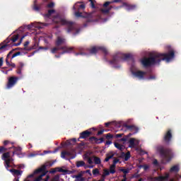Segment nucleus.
<instances>
[{
	"mask_svg": "<svg viewBox=\"0 0 181 181\" xmlns=\"http://www.w3.org/2000/svg\"><path fill=\"white\" fill-rule=\"evenodd\" d=\"M9 172H11L13 176H22V173H23V171L16 169H11Z\"/></svg>",
	"mask_w": 181,
	"mask_h": 181,
	"instance_id": "23",
	"label": "nucleus"
},
{
	"mask_svg": "<svg viewBox=\"0 0 181 181\" xmlns=\"http://www.w3.org/2000/svg\"><path fill=\"white\" fill-rule=\"evenodd\" d=\"M33 9L34 11H36V12H39V11H40V7H39V6H37V0L34 1V4H33Z\"/></svg>",
	"mask_w": 181,
	"mask_h": 181,
	"instance_id": "30",
	"label": "nucleus"
},
{
	"mask_svg": "<svg viewBox=\"0 0 181 181\" xmlns=\"http://www.w3.org/2000/svg\"><path fill=\"white\" fill-rule=\"evenodd\" d=\"M148 80H156V76L155 75H151L148 78Z\"/></svg>",
	"mask_w": 181,
	"mask_h": 181,
	"instance_id": "49",
	"label": "nucleus"
},
{
	"mask_svg": "<svg viewBox=\"0 0 181 181\" xmlns=\"http://www.w3.org/2000/svg\"><path fill=\"white\" fill-rule=\"evenodd\" d=\"M86 173H88L89 176H93V174L91 173L90 170H86Z\"/></svg>",
	"mask_w": 181,
	"mask_h": 181,
	"instance_id": "58",
	"label": "nucleus"
},
{
	"mask_svg": "<svg viewBox=\"0 0 181 181\" xmlns=\"http://www.w3.org/2000/svg\"><path fill=\"white\" fill-rule=\"evenodd\" d=\"M122 158H124L125 162L128 161V160L131 158V153L128 151L127 153L122 152L121 154Z\"/></svg>",
	"mask_w": 181,
	"mask_h": 181,
	"instance_id": "27",
	"label": "nucleus"
},
{
	"mask_svg": "<svg viewBox=\"0 0 181 181\" xmlns=\"http://www.w3.org/2000/svg\"><path fill=\"white\" fill-rule=\"evenodd\" d=\"M115 148H117V149H119V151H122V149H124V148L122 147L123 146L121 145L119 143H115Z\"/></svg>",
	"mask_w": 181,
	"mask_h": 181,
	"instance_id": "35",
	"label": "nucleus"
},
{
	"mask_svg": "<svg viewBox=\"0 0 181 181\" xmlns=\"http://www.w3.org/2000/svg\"><path fill=\"white\" fill-rule=\"evenodd\" d=\"M104 137H101L100 139L95 137V136H91L89 138V142H90V144H103V142H104Z\"/></svg>",
	"mask_w": 181,
	"mask_h": 181,
	"instance_id": "14",
	"label": "nucleus"
},
{
	"mask_svg": "<svg viewBox=\"0 0 181 181\" xmlns=\"http://www.w3.org/2000/svg\"><path fill=\"white\" fill-rule=\"evenodd\" d=\"M45 169H46V166L44 165L43 167L35 170L34 171V173L33 174H31V175H29L28 176V177H35V175H37L39 173H42L45 172Z\"/></svg>",
	"mask_w": 181,
	"mask_h": 181,
	"instance_id": "20",
	"label": "nucleus"
},
{
	"mask_svg": "<svg viewBox=\"0 0 181 181\" xmlns=\"http://www.w3.org/2000/svg\"><path fill=\"white\" fill-rule=\"evenodd\" d=\"M80 4H83V2H77L73 6L74 11H84V9H86V5Z\"/></svg>",
	"mask_w": 181,
	"mask_h": 181,
	"instance_id": "18",
	"label": "nucleus"
},
{
	"mask_svg": "<svg viewBox=\"0 0 181 181\" xmlns=\"http://www.w3.org/2000/svg\"><path fill=\"white\" fill-rule=\"evenodd\" d=\"M110 125H111V122L105 123V126L106 127V128H108V127H110Z\"/></svg>",
	"mask_w": 181,
	"mask_h": 181,
	"instance_id": "62",
	"label": "nucleus"
},
{
	"mask_svg": "<svg viewBox=\"0 0 181 181\" xmlns=\"http://www.w3.org/2000/svg\"><path fill=\"white\" fill-rule=\"evenodd\" d=\"M122 136V134H117L115 135V138H121Z\"/></svg>",
	"mask_w": 181,
	"mask_h": 181,
	"instance_id": "60",
	"label": "nucleus"
},
{
	"mask_svg": "<svg viewBox=\"0 0 181 181\" xmlns=\"http://www.w3.org/2000/svg\"><path fill=\"white\" fill-rule=\"evenodd\" d=\"M157 151L158 152L160 158L163 159L164 163H169V162L173 159V156H175L173 149L169 147L158 146L157 147Z\"/></svg>",
	"mask_w": 181,
	"mask_h": 181,
	"instance_id": "3",
	"label": "nucleus"
},
{
	"mask_svg": "<svg viewBox=\"0 0 181 181\" xmlns=\"http://www.w3.org/2000/svg\"><path fill=\"white\" fill-rule=\"evenodd\" d=\"M52 22L55 25L60 24L62 26H66L67 33H73L74 36L80 33V29L76 28V26H74V22L66 19V18L60 16L59 14L53 17Z\"/></svg>",
	"mask_w": 181,
	"mask_h": 181,
	"instance_id": "2",
	"label": "nucleus"
},
{
	"mask_svg": "<svg viewBox=\"0 0 181 181\" xmlns=\"http://www.w3.org/2000/svg\"><path fill=\"white\" fill-rule=\"evenodd\" d=\"M75 16H76V18H86V22L83 23V28H87L88 26V23L95 22V19L93 18H100V15L97 14L95 11L90 13H86L85 15H83V13L80 12L78 10L75 12Z\"/></svg>",
	"mask_w": 181,
	"mask_h": 181,
	"instance_id": "4",
	"label": "nucleus"
},
{
	"mask_svg": "<svg viewBox=\"0 0 181 181\" xmlns=\"http://www.w3.org/2000/svg\"><path fill=\"white\" fill-rule=\"evenodd\" d=\"M11 144V141H8V140H6V141H4V145L5 146H6V145H8V144Z\"/></svg>",
	"mask_w": 181,
	"mask_h": 181,
	"instance_id": "57",
	"label": "nucleus"
},
{
	"mask_svg": "<svg viewBox=\"0 0 181 181\" xmlns=\"http://www.w3.org/2000/svg\"><path fill=\"white\" fill-rule=\"evenodd\" d=\"M59 179H60V176H59V175H55V176L52 178V180L51 181H59Z\"/></svg>",
	"mask_w": 181,
	"mask_h": 181,
	"instance_id": "45",
	"label": "nucleus"
},
{
	"mask_svg": "<svg viewBox=\"0 0 181 181\" xmlns=\"http://www.w3.org/2000/svg\"><path fill=\"white\" fill-rule=\"evenodd\" d=\"M114 156H115V153H114L112 151L110 152L109 153H107L104 162H108L110 159H112Z\"/></svg>",
	"mask_w": 181,
	"mask_h": 181,
	"instance_id": "25",
	"label": "nucleus"
},
{
	"mask_svg": "<svg viewBox=\"0 0 181 181\" xmlns=\"http://www.w3.org/2000/svg\"><path fill=\"white\" fill-rule=\"evenodd\" d=\"M118 162H119V159L115 158L113 160V163H115V165H117Z\"/></svg>",
	"mask_w": 181,
	"mask_h": 181,
	"instance_id": "53",
	"label": "nucleus"
},
{
	"mask_svg": "<svg viewBox=\"0 0 181 181\" xmlns=\"http://www.w3.org/2000/svg\"><path fill=\"white\" fill-rule=\"evenodd\" d=\"M66 156H71V159H74L76 158V156H73V152L69 151H63L61 153V158L62 159H66Z\"/></svg>",
	"mask_w": 181,
	"mask_h": 181,
	"instance_id": "16",
	"label": "nucleus"
},
{
	"mask_svg": "<svg viewBox=\"0 0 181 181\" xmlns=\"http://www.w3.org/2000/svg\"><path fill=\"white\" fill-rule=\"evenodd\" d=\"M26 28H27V29L30 30V29H32V28H33V23L26 25Z\"/></svg>",
	"mask_w": 181,
	"mask_h": 181,
	"instance_id": "54",
	"label": "nucleus"
},
{
	"mask_svg": "<svg viewBox=\"0 0 181 181\" xmlns=\"http://www.w3.org/2000/svg\"><path fill=\"white\" fill-rule=\"evenodd\" d=\"M112 175H114L115 173V168H112V167H110V171Z\"/></svg>",
	"mask_w": 181,
	"mask_h": 181,
	"instance_id": "48",
	"label": "nucleus"
},
{
	"mask_svg": "<svg viewBox=\"0 0 181 181\" xmlns=\"http://www.w3.org/2000/svg\"><path fill=\"white\" fill-rule=\"evenodd\" d=\"M6 151H8V148H5V146H0V154L6 153Z\"/></svg>",
	"mask_w": 181,
	"mask_h": 181,
	"instance_id": "38",
	"label": "nucleus"
},
{
	"mask_svg": "<svg viewBox=\"0 0 181 181\" xmlns=\"http://www.w3.org/2000/svg\"><path fill=\"white\" fill-rule=\"evenodd\" d=\"M13 52H15V49H13L8 52V54L6 56V64L7 66H9V67H13V69H15L16 67V64L15 63H9V58L11 57V59H15L17 56H21V52H17L14 54Z\"/></svg>",
	"mask_w": 181,
	"mask_h": 181,
	"instance_id": "7",
	"label": "nucleus"
},
{
	"mask_svg": "<svg viewBox=\"0 0 181 181\" xmlns=\"http://www.w3.org/2000/svg\"><path fill=\"white\" fill-rule=\"evenodd\" d=\"M12 148H13V149H14V151H13V155H15V153H16V152H21V151H22V148L15 147V146L10 147L8 149H12Z\"/></svg>",
	"mask_w": 181,
	"mask_h": 181,
	"instance_id": "34",
	"label": "nucleus"
},
{
	"mask_svg": "<svg viewBox=\"0 0 181 181\" xmlns=\"http://www.w3.org/2000/svg\"><path fill=\"white\" fill-rule=\"evenodd\" d=\"M93 161L95 165H100L101 164V158L97 156H93Z\"/></svg>",
	"mask_w": 181,
	"mask_h": 181,
	"instance_id": "33",
	"label": "nucleus"
},
{
	"mask_svg": "<svg viewBox=\"0 0 181 181\" xmlns=\"http://www.w3.org/2000/svg\"><path fill=\"white\" fill-rule=\"evenodd\" d=\"M58 50H63V52H61V54H65V53H71V52H73V47H69L67 46L55 47L52 49L51 52L54 54Z\"/></svg>",
	"mask_w": 181,
	"mask_h": 181,
	"instance_id": "10",
	"label": "nucleus"
},
{
	"mask_svg": "<svg viewBox=\"0 0 181 181\" xmlns=\"http://www.w3.org/2000/svg\"><path fill=\"white\" fill-rule=\"evenodd\" d=\"M122 2V0H112L110 1H106L105 2V4H103V8H101L100 11L102 12V13H105V15L110 13V11H111V9H119V8H122V6H119V7H114L112 6H110L111 5V4H119Z\"/></svg>",
	"mask_w": 181,
	"mask_h": 181,
	"instance_id": "6",
	"label": "nucleus"
},
{
	"mask_svg": "<svg viewBox=\"0 0 181 181\" xmlns=\"http://www.w3.org/2000/svg\"><path fill=\"white\" fill-rule=\"evenodd\" d=\"M129 148H135V139H130L129 141Z\"/></svg>",
	"mask_w": 181,
	"mask_h": 181,
	"instance_id": "31",
	"label": "nucleus"
},
{
	"mask_svg": "<svg viewBox=\"0 0 181 181\" xmlns=\"http://www.w3.org/2000/svg\"><path fill=\"white\" fill-rule=\"evenodd\" d=\"M141 166H142V168H144V170H148V169H149V166H148L146 165H143Z\"/></svg>",
	"mask_w": 181,
	"mask_h": 181,
	"instance_id": "55",
	"label": "nucleus"
},
{
	"mask_svg": "<svg viewBox=\"0 0 181 181\" xmlns=\"http://www.w3.org/2000/svg\"><path fill=\"white\" fill-rule=\"evenodd\" d=\"M25 66V64L23 62H19L18 66H17V74H22V70L23 67Z\"/></svg>",
	"mask_w": 181,
	"mask_h": 181,
	"instance_id": "24",
	"label": "nucleus"
},
{
	"mask_svg": "<svg viewBox=\"0 0 181 181\" xmlns=\"http://www.w3.org/2000/svg\"><path fill=\"white\" fill-rule=\"evenodd\" d=\"M179 170H180V168H179L178 165H175L174 166H173L170 169V172L171 173H177L179 172Z\"/></svg>",
	"mask_w": 181,
	"mask_h": 181,
	"instance_id": "28",
	"label": "nucleus"
},
{
	"mask_svg": "<svg viewBox=\"0 0 181 181\" xmlns=\"http://www.w3.org/2000/svg\"><path fill=\"white\" fill-rule=\"evenodd\" d=\"M86 166V162L83 160H79L76 162V168H83Z\"/></svg>",
	"mask_w": 181,
	"mask_h": 181,
	"instance_id": "32",
	"label": "nucleus"
},
{
	"mask_svg": "<svg viewBox=\"0 0 181 181\" xmlns=\"http://www.w3.org/2000/svg\"><path fill=\"white\" fill-rule=\"evenodd\" d=\"M91 134H92V132L88 130L82 132L79 134V138H78V141H80V139H87V138H90V136L91 135Z\"/></svg>",
	"mask_w": 181,
	"mask_h": 181,
	"instance_id": "15",
	"label": "nucleus"
},
{
	"mask_svg": "<svg viewBox=\"0 0 181 181\" xmlns=\"http://www.w3.org/2000/svg\"><path fill=\"white\" fill-rule=\"evenodd\" d=\"M18 77H15V76H11L8 79V82L7 83V88H12V87H13V86H15V84H16V83H18Z\"/></svg>",
	"mask_w": 181,
	"mask_h": 181,
	"instance_id": "13",
	"label": "nucleus"
},
{
	"mask_svg": "<svg viewBox=\"0 0 181 181\" xmlns=\"http://www.w3.org/2000/svg\"><path fill=\"white\" fill-rule=\"evenodd\" d=\"M90 4V6L93 8V9H95V0H89Z\"/></svg>",
	"mask_w": 181,
	"mask_h": 181,
	"instance_id": "37",
	"label": "nucleus"
},
{
	"mask_svg": "<svg viewBox=\"0 0 181 181\" xmlns=\"http://www.w3.org/2000/svg\"><path fill=\"white\" fill-rule=\"evenodd\" d=\"M2 64H4V58H0V67H2Z\"/></svg>",
	"mask_w": 181,
	"mask_h": 181,
	"instance_id": "59",
	"label": "nucleus"
},
{
	"mask_svg": "<svg viewBox=\"0 0 181 181\" xmlns=\"http://www.w3.org/2000/svg\"><path fill=\"white\" fill-rule=\"evenodd\" d=\"M56 13V10L54 9H51V10H48L47 13L45 14L44 16L45 18H50V16H52V15H53V13Z\"/></svg>",
	"mask_w": 181,
	"mask_h": 181,
	"instance_id": "29",
	"label": "nucleus"
},
{
	"mask_svg": "<svg viewBox=\"0 0 181 181\" xmlns=\"http://www.w3.org/2000/svg\"><path fill=\"white\" fill-rule=\"evenodd\" d=\"M76 177L78 181H84V178L81 177V175H78L76 176Z\"/></svg>",
	"mask_w": 181,
	"mask_h": 181,
	"instance_id": "43",
	"label": "nucleus"
},
{
	"mask_svg": "<svg viewBox=\"0 0 181 181\" xmlns=\"http://www.w3.org/2000/svg\"><path fill=\"white\" fill-rule=\"evenodd\" d=\"M66 142L67 145H74V144H76V142H77V139H72L71 140H68Z\"/></svg>",
	"mask_w": 181,
	"mask_h": 181,
	"instance_id": "36",
	"label": "nucleus"
},
{
	"mask_svg": "<svg viewBox=\"0 0 181 181\" xmlns=\"http://www.w3.org/2000/svg\"><path fill=\"white\" fill-rule=\"evenodd\" d=\"M29 45V41H26L24 43V48L23 49V50H28V49H26V47Z\"/></svg>",
	"mask_w": 181,
	"mask_h": 181,
	"instance_id": "51",
	"label": "nucleus"
},
{
	"mask_svg": "<svg viewBox=\"0 0 181 181\" xmlns=\"http://www.w3.org/2000/svg\"><path fill=\"white\" fill-rule=\"evenodd\" d=\"M43 175H41L38 176L37 178H35L34 180V181H40V180H42V178L43 177Z\"/></svg>",
	"mask_w": 181,
	"mask_h": 181,
	"instance_id": "46",
	"label": "nucleus"
},
{
	"mask_svg": "<svg viewBox=\"0 0 181 181\" xmlns=\"http://www.w3.org/2000/svg\"><path fill=\"white\" fill-rule=\"evenodd\" d=\"M18 39H19V35H13V37H10V38H7L5 42H6V45H1L0 46V50H6V47H8L9 46V45L8 43H9V42H12V43H15V42H16V40H18Z\"/></svg>",
	"mask_w": 181,
	"mask_h": 181,
	"instance_id": "11",
	"label": "nucleus"
},
{
	"mask_svg": "<svg viewBox=\"0 0 181 181\" xmlns=\"http://www.w3.org/2000/svg\"><path fill=\"white\" fill-rule=\"evenodd\" d=\"M120 172H122L124 175H127V173H129V170L122 168L120 169Z\"/></svg>",
	"mask_w": 181,
	"mask_h": 181,
	"instance_id": "41",
	"label": "nucleus"
},
{
	"mask_svg": "<svg viewBox=\"0 0 181 181\" xmlns=\"http://www.w3.org/2000/svg\"><path fill=\"white\" fill-rule=\"evenodd\" d=\"M115 166H117V164L112 163V164L110 165V168H112L113 169H115Z\"/></svg>",
	"mask_w": 181,
	"mask_h": 181,
	"instance_id": "63",
	"label": "nucleus"
},
{
	"mask_svg": "<svg viewBox=\"0 0 181 181\" xmlns=\"http://www.w3.org/2000/svg\"><path fill=\"white\" fill-rule=\"evenodd\" d=\"M169 180V174H166L165 176H158L156 177L157 181H168Z\"/></svg>",
	"mask_w": 181,
	"mask_h": 181,
	"instance_id": "26",
	"label": "nucleus"
},
{
	"mask_svg": "<svg viewBox=\"0 0 181 181\" xmlns=\"http://www.w3.org/2000/svg\"><path fill=\"white\" fill-rule=\"evenodd\" d=\"M173 138V136L172 134V129H168L165 133L164 134L163 136V142L165 145H170V143L172 142V139Z\"/></svg>",
	"mask_w": 181,
	"mask_h": 181,
	"instance_id": "9",
	"label": "nucleus"
},
{
	"mask_svg": "<svg viewBox=\"0 0 181 181\" xmlns=\"http://www.w3.org/2000/svg\"><path fill=\"white\" fill-rule=\"evenodd\" d=\"M153 165H155L156 166H158V165H159V163L158 162V160L155 159L153 162Z\"/></svg>",
	"mask_w": 181,
	"mask_h": 181,
	"instance_id": "56",
	"label": "nucleus"
},
{
	"mask_svg": "<svg viewBox=\"0 0 181 181\" xmlns=\"http://www.w3.org/2000/svg\"><path fill=\"white\" fill-rule=\"evenodd\" d=\"M103 173L105 174V175L106 176H110V170H108V169H104L103 170Z\"/></svg>",
	"mask_w": 181,
	"mask_h": 181,
	"instance_id": "44",
	"label": "nucleus"
},
{
	"mask_svg": "<svg viewBox=\"0 0 181 181\" xmlns=\"http://www.w3.org/2000/svg\"><path fill=\"white\" fill-rule=\"evenodd\" d=\"M21 43H22V38L21 39L20 42L18 43L15 44L14 46H19Z\"/></svg>",
	"mask_w": 181,
	"mask_h": 181,
	"instance_id": "64",
	"label": "nucleus"
},
{
	"mask_svg": "<svg viewBox=\"0 0 181 181\" xmlns=\"http://www.w3.org/2000/svg\"><path fill=\"white\" fill-rule=\"evenodd\" d=\"M175 57V51L170 50L168 53L152 52L150 57L141 59V64L144 67H151L153 64H159L163 61L168 63Z\"/></svg>",
	"mask_w": 181,
	"mask_h": 181,
	"instance_id": "1",
	"label": "nucleus"
},
{
	"mask_svg": "<svg viewBox=\"0 0 181 181\" xmlns=\"http://www.w3.org/2000/svg\"><path fill=\"white\" fill-rule=\"evenodd\" d=\"M111 144H112V141L108 140V141H106L105 145H111Z\"/></svg>",
	"mask_w": 181,
	"mask_h": 181,
	"instance_id": "61",
	"label": "nucleus"
},
{
	"mask_svg": "<svg viewBox=\"0 0 181 181\" xmlns=\"http://www.w3.org/2000/svg\"><path fill=\"white\" fill-rule=\"evenodd\" d=\"M134 60L132 55L131 54H116L112 56V59L108 61L110 64H118V62L121 60Z\"/></svg>",
	"mask_w": 181,
	"mask_h": 181,
	"instance_id": "5",
	"label": "nucleus"
},
{
	"mask_svg": "<svg viewBox=\"0 0 181 181\" xmlns=\"http://www.w3.org/2000/svg\"><path fill=\"white\" fill-rule=\"evenodd\" d=\"M98 50H101L103 53H104L105 57L108 54V49L104 47H93L92 48L90 49L89 52L90 54H97Z\"/></svg>",
	"mask_w": 181,
	"mask_h": 181,
	"instance_id": "12",
	"label": "nucleus"
},
{
	"mask_svg": "<svg viewBox=\"0 0 181 181\" xmlns=\"http://www.w3.org/2000/svg\"><path fill=\"white\" fill-rule=\"evenodd\" d=\"M133 74L135 77H137V78H139V80H142V78L145 77L146 72L142 71H137L133 72Z\"/></svg>",
	"mask_w": 181,
	"mask_h": 181,
	"instance_id": "19",
	"label": "nucleus"
},
{
	"mask_svg": "<svg viewBox=\"0 0 181 181\" xmlns=\"http://www.w3.org/2000/svg\"><path fill=\"white\" fill-rule=\"evenodd\" d=\"M88 163H89V165H93V158H91V157H88Z\"/></svg>",
	"mask_w": 181,
	"mask_h": 181,
	"instance_id": "47",
	"label": "nucleus"
},
{
	"mask_svg": "<svg viewBox=\"0 0 181 181\" xmlns=\"http://www.w3.org/2000/svg\"><path fill=\"white\" fill-rule=\"evenodd\" d=\"M105 138H106V139H111L114 138V136L112 134L108 133L105 135Z\"/></svg>",
	"mask_w": 181,
	"mask_h": 181,
	"instance_id": "42",
	"label": "nucleus"
},
{
	"mask_svg": "<svg viewBox=\"0 0 181 181\" xmlns=\"http://www.w3.org/2000/svg\"><path fill=\"white\" fill-rule=\"evenodd\" d=\"M66 43V39L62 37H57V41H56V46L59 47V46H61V45H64Z\"/></svg>",
	"mask_w": 181,
	"mask_h": 181,
	"instance_id": "21",
	"label": "nucleus"
},
{
	"mask_svg": "<svg viewBox=\"0 0 181 181\" xmlns=\"http://www.w3.org/2000/svg\"><path fill=\"white\" fill-rule=\"evenodd\" d=\"M2 160L4 161V166L7 170H9V168H11V162L13 160V158L11 157L10 152H6L1 156Z\"/></svg>",
	"mask_w": 181,
	"mask_h": 181,
	"instance_id": "8",
	"label": "nucleus"
},
{
	"mask_svg": "<svg viewBox=\"0 0 181 181\" xmlns=\"http://www.w3.org/2000/svg\"><path fill=\"white\" fill-rule=\"evenodd\" d=\"M56 169H57L58 172H59L61 173H67V170H64V169L60 168H57Z\"/></svg>",
	"mask_w": 181,
	"mask_h": 181,
	"instance_id": "40",
	"label": "nucleus"
},
{
	"mask_svg": "<svg viewBox=\"0 0 181 181\" xmlns=\"http://www.w3.org/2000/svg\"><path fill=\"white\" fill-rule=\"evenodd\" d=\"M123 6H125L127 11H134L136 9V5L128 4L127 3H123Z\"/></svg>",
	"mask_w": 181,
	"mask_h": 181,
	"instance_id": "22",
	"label": "nucleus"
},
{
	"mask_svg": "<svg viewBox=\"0 0 181 181\" xmlns=\"http://www.w3.org/2000/svg\"><path fill=\"white\" fill-rule=\"evenodd\" d=\"M124 127V128H127V129H129V131H131V132H134V134H138V131H139V128L135 125H129L125 124Z\"/></svg>",
	"mask_w": 181,
	"mask_h": 181,
	"instance_id": "17",
	"label": "nucleus"
},
{
	"mask_svg": "<svg viewBox=\"0 0 181 181\" xmlns=\"http://www.w3.org/2000/svg\"><path fill=\"white\" fill-rule=\"evenodd\" d=\"M93 175L94 176H97V175H100V170H98V168H95L93 170Z\"/></svg>",
	"mask_w": 181,
	"mask_h": 181,
	"instance_id": "39",
	"label": "nucleus"
},
{
	"mask_svg": "<svg viewBox=\"0 0 181 181\" xmlns=\"http://www.w3.org/2000/svg\"><path fill=\"white\" fill-rule=\"evenodd\" d=\"M105 130L102 129V130L98 132L97 136H100V135H103V134H104V132H105Z\"/></svg>",
	"mask_w": 181,
	"mask_h": 181,
	"instance_id": "50",
	"label": "nucleus"
},
{
	"mask_svg": "<svg viewBox=\"0 0 181 181\" xmlns=\"http://www.w3.org/2000/svg\"><path fill=\"white\" fill-rule=\"evenodd\" d=\"M54 6V3L53 2H51L47 5V8H53Z\"/></svg>",
	"mask_w": 181,
	"mask_h": 181,
	"instance_id": "52",
	"label": "nucleus"
}]
</instances>
